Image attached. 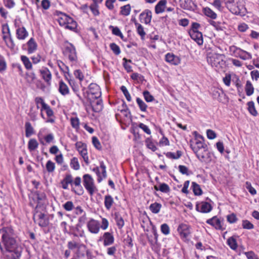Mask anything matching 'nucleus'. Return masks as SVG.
Here are the masks:
<instances>
[{"mask_svg": "<svg viewBox=\"0 0 259 259\" xmlns=\"http://www.w3.org/2000/svg\"><path fill=\"white\" fill-rule=\"evenodd\" d=\"M2 234L0 248L2 251L8 252L7 259H19L22 252V247L14 237L13 230L10 227H4L0 230Z\"/></svg>", "mask_w": 259, "mask_h": 259, "instance_id": "nucleus-1", "label": "nucleus"}, {"mask_svg": "<svg viewBox=\"0 0 259 259\" xmlns=\"http://www.w3.org/2000/svg\"><path fill=\"white\" fill-rule=\"evenodd\" d=\"M81 178L79 177H76L73 180L72 175L68 173L66 174L61 182L62 188L66 190L68 189V185L71 186V191L77 195H82L83 193V188L81 185Z\"/></svg>", "mask_w": 259, "mask_h": 259, "instance_id": "nucleus-2", "label": "nucleus"}, {"mask_svg": "<svg viewBox=\"0 0 259 259\" xmlns=\"http://www.w3.org/2000/svg\"><path fill=\"white\" fill-rule=\"evenodd\" d=\"M63 54L64 57L68 59L71 66H75L77 64L78 58L75 47L68 41H65L63 44Z\"/></svg>", "mask_w": 259, "mask_h": 259, "instance_id": "nucleus-3", "label": "nucleus"}, {"mask_svg": "<svg viewBox=\"0 0 259 259\" xmlns=\"http://www.w3.org/2000/svg\"><path fill=\"white\" fill-rule=\"evenodd\" d=\"M225 4L226 7L232 14L244 15L246 12L243 0H228L226 1Z\"/></svg>", "mask_w": 259, "mask_h": 259, "instance_id": "nucleus-4", "label": "nucleus"}, {"mask_svg": "<svg viewBox=\"0 0 259 259\" xmlns=\"http://www.w3.org/2000/svg\"><path fill=\"white\" fill-rule=\"evenodd\" d=\"M58 22L59 25L65 29L74 30L77 27L76 22L71 17L65 14L61 13L59 17Z\"/></svg>", "mask_w": 259, "mask_h": 259, "instance_id": "nucleus-5", "label": "nucleus"}, {"mask_svg": "<svg viewBox=\"0 0 259 259\" xmlns=\"http://www.w3.org/2000/svg\"><path fill=\"white\" fill-rule=\"evenodd\" d=\"M224 56L222 54L211 53L207 57V61L211 67L219 69L225 65Z\"/></svg>", "mask_w": 259, "mask_h": 259, "instance_id": "nucleus-6", "label": "nucleus"}, {"mask_svg": "<svg viewBox=\"0 0 259 259\" xmlns=\"http://www.w3.org/2000/svg\"><path fill=\"white\" fill-rule=\"evenodd\" d=\"M229 51L231 56L239 57L244 60L251 58V55L249 53L234 45L229 47Z\"/></svg>", "mask_w": 259, "mask_h": 259, "instance_id": "nucleus-7", "label": "nucleus"}, {"mask_svg": "<svg viewBox=\"0 0 259 259\" xmlns=\"http://www.w3.org/2000/svg\"><path fill=\"white\" fill-rule=\"evenodd\" d=\"M83 185L91 196H92L97 189L94 184V180L89 174H85L82 177Z\"/></svg>", "mask_w": 259, "mask_h": 259, "instance_id": "nucleus-8", "label": "nucleus"}, {"mask_svg": "<svg viewBox=\"0 0 259 259\" xmlns=\"http://www.w3.org/2000/svg\"><path fill=\"white\" fill-rule=\"evenodd\" d=\"M87 93L89 100L98 99L101 97L102 93L101 89L96 83H91L88 87Z\"/></svg>", "mask_w": 259, "mask_h": 259, "instance_id": "nucleus-9", "label": "nucleus"}, {"mask_svg": "<svg viewBox=\"0 0 259 259\" xmlns=\"http://www.w3.org/2000/svg\"><path fill=\"white\" fill-rule=\"evenodd\" d=\"M224 220L222 218H218L217 216H214L212 218L206 220V223L207 224L214 227L216 230L223 231L226 229L224 226Z\"/></svg>", "mask_w": 259, "mask_h": 259, "instance_id": "nucleus-10", "label": "nucleus"}, {"mask_svg": "<svg viewBox=\"0 0 259 259\" xmlns=\"http://www.w3.org/2000/svg\"><path fill=\"white\" fill-rule=\"evenodd\" d=\"M197 158L202 162L209 163L211 160V155L208 150V147L194 152Z\"/></svg>", "mask_w": 259, "mask_h": 259, "instance_id": "nucleus-11", "label": "nucleus"}, {"mask_svg": "<svg viewBox=\"0 0 259 259\" xmlns=\"http://www.w3.org/2000/svg\"><path fill=\"white\" fill-rule=\"evenodd\" d=\"M98 177L97 181L100 183L107 177L106 166L103 161L100 162V166H96L92 169Z\"/></svg>", "mask_w": 259, "mask_h": 259, "instance_id": "nucleus-12", "label": "nucleus"}, {"mask_svg": "<svg viewBox=\"0 0 259 259\" xmlns=\"http://www.w3.org/2000/svg\"><path fill=\"white\" fill-rule=\"evenodd\" d=\"M177 231L181 239L186 240L191 234V227L186 224L181 223L179 225Z\"/></svg>", "mask_w": 259, "mask_h": 259, "instance_id": "nucleus-13", "label": "nucleus"}, {"mask_svg": "<svg viewBox=\"0 0 259 259\" xmlns=\"http://www.w3.org/2000/svg\"><path fill=\"white\" fill-rule=\"evenodd\" d=\"M198 138H195L194 141H191L190 147L193 152H196L200 149H203L207 147V145L204 143V139L202 136H200Z\"/></svg>", "mask_w": 259, "mask_h": 259, "instance_id": "nucleus-14", "label": "nucleus"}, {"mask_svg": "<svg viewBox=\"0 0 259 259\" xmlns=\"http://www.w3.org/2000/svg\"><path fill=\"white\" fill-rule=\"evenodd\" d=\"M99 241H103L104 246L113 244L114 242V237L112 233L106 232L99 239Z\"/></svg>", "mask_w": 259, "mask_h": 259, "instance_id": "nucleus-15", "label": "nucleus"}, {"mask_svg": "<svg viewBox=\"0 0 259 259\" xmlns=\"http://www.w3.org/2000/svg\"><path fill=\"white\" fill-rule=\"evenodd\" d=\"M87 228L90 232L92 234H98L100 231V224L98 221L91 219L87 223Z\"/></svg>", "mask_w": 259, "mask_h": 259, "instance_id": "nucleus-16", "label": "nucleus"}, {"mask_svg": "<svg viewBox=\"0 0 259 259\" xmlns=\"http://www.w3.org/2000/svg\"><path fill=\"white\" fill-rule=\"evenodd\" d=\"M212 209L211 205L205 201H202L196 205V210L201 213H208Z\"/></svg>", "mask_w": 259, "mask_h": 259, "instance_id": "nucleus-17", "label": "nucleus"}, {"mask_svg": "<svg viewBox=\"0 0 259 259\" xmlns=\"http://www.w3.org/2000/svg\"><path fill=\"white\" fill-rule=\"evenodd\" d=\"M90 104L93 110L95 112H99L103 109V101L101 98L90 100Z\"/></svg>", "mask_w": 259, "mask_h": 259, "instance_id": "nucleus-18", "label": "nucleus"}, {"mask_svg": "<svg viewBox=\"0 0 259 259\" xmlns=\"http://www.w3.org/2000/svg\"><path fill=\"white\" fill-rule=\"evenodd\" d=\"M139 19L142 23L146 24H149L152 19V12L148 9L145 10L140 14Z\"/></svg>", "mask_w": 259, "mask_h": 259, "instance_id": "nucleus-19", "label": "nucleus"}, {"mask_svg": "<svg viewBox=\"0 0 259 259\" xmlns=\"http://www.w3.org/2000/svg\"><path fill=\"white\" fill-rule=\"evenodd\" d=\"M165 60L166 62L173 65H178L181 62L180 57L171 53H168L165 55Z\"/></svg>", "mask_w": 259, "mask_h": 259, "instance_id": "nucleus-20", "label": "nucleus"}, {"mask_svg": "<svg viewBox=\"0 0 259 259\" xmlns=\"http://www.w3.org/2000/svg\"><path fill=\"white\" fill-rule=\"evenodd\" d=\"M158 235L156 231H153V237L151 236L148 237V241L151 244L152 249L154 251H157L159 249V245L158 243Z\"/></svg>", "mask_w": 259, "mask_h": 259, "instance_id": "nucleus-21", "label": "nucleus"}, {"mask_svg": "<svg viewBox=\"0 0 259 259\" xmlns=\"http://www.w3.org/2000/svg\"><path fill=\"white\" fill-rule=\"evenodd\" d=\"M35 216L37 218V222L39 226L41 227H47L49 224V220L47 216L44 213L40 212L35 214Z\"/></svg>", "mask_w": 259, "mask_h": 259, "instance_id": "nucleus-22", "label": "nucleus"}, {"mask_svg": "<svg viewBox=\"0 0 259 259\" xmlns=\"http://www.w3.org/2000/svg\"><path fill=\"white\" fill-rule=\"evenodd\" d=\"M189 33L191 38L195 40L198 45L200 46L203 44V37L201 32L190 30Z\"/></svg>", "mask_w": 259, "mask_h": 259, "instance_id": "nucleus-23", "label": "nucleus"}, {"mask_svg": "<svg viewBox=\"0 0 259 259\" xmlns=\"http://www.w3.org/2000/svg\"><path fill=\"white\" fill-rule=\"evenodd\" d=\"M181 2V6L185 10L194 11L197 8V5L192 0H182Z\"/></svg>", "mask_w": 259, "mask_h": 259, "instance_id": "nucleus-24", "label": "nucleus"}, {"mask_svg": "<svg viewBox=\"0 0 259 259\" xmlns=\"http://www.w3.org/2000/svg\"><path fill=\"white\" fill-rule=\"evenodd\" d=\"M41 77L49 85L51 84L52 74L50 70L46 67L42 68L39 71Z\"/></svg>", "mask_w": 259, "mask_h": 259, "instance_id": "nucleus-25", "label": "nucleus"}, {"mask_svg": "<svg viewBox=\"0 0 259 259\" xmlns=\"http://www.w3.org/2000/svg\"><path fill=\"white\" fill-rule=\"evenodd\" d=\"M47 114L48 118L46 120V122L53 123L55 122V117L54 112L49 105H47L44 109Z\"/></svg>", "mask_w": 259, "mask_h": 259, "instance_id": "nucleus-26", "label": "nucleus"}, {"mask_svg": "<svg viewBox=\"0 0 259 259\" xmlns=\"http://www.w3.org/2000/svg\"><path fill=\"white\" fill-rule=\"evenodd\" d=\"M104 204L105 208L109 210L114 204V201L112 196L109 194H107L104 196Z\"/></svg>", "mask_w": 259, "mask_h": 259, "instance_id": "nucleus-27", "label": "nucleus"}, {"mask_svg": "<svg viewBox=\"0 0 259 259\" xmlns=\"http://www.w3.org/2000/svg\"><path fill=\"white\" fill-rule=\"evenodd\" d=\"M166 0L159 1L155 7V13L158 14L163 13L165 10V8H166Z\"/></svg>", "mask_w": 259, "mask_h": 259, "instance_id": "nucleus-28", "label": "nucleus"}, {"mask_svg": "<svg viewBox=\"0 0 259 259\" xmlns=\"http://www.w3.org/2000/svg\"><path fill=\"white\" fill-rule=\"evenodd\" d=\"M114 216L118 228L119 229H122L124 225V222L121 214L119 212H116L114 213Z\"/></svg>", "mask_w": 259, "mask_h": 259, "instance_id": "nucleus-29", "label": "nucleus"}, {"mask_svg": "<svg viewBox=\"0 0 259 259\" xmlns=\"http://www.w3.org/2000/svg\"><path fill=\"white\" fill-rule=\"evenodd\" d=\"M17 37L19 39H24L27 35L28 33L24 27H18L16 29Z\"/></svg>", "mask_w": 259, "mask_h": 259, "instance_id": "nucleus-30", "label": "nucleus"}, {"mask_svg": "<svg viewBox=\"0 0 259 259\" xmlns=\"http://www.w3.org/2000/svg\"><path fill=\"white\" fill-rule=\"evenodd\" d=\"M59 91L60 93L65 96L69 93V90L66 83H65L62 80L59 81Z\"/></svg>", "mask_w": 259, "mask_h": 259, "instance_id": "nucleus-31", "label": "nucleus"}, {"mask_svg": "<svg viewBox=\"0 0 259 259\" xmlns=\"http://www.w3.org/2000/svg\"><path fill=\"white\" fill-rule=\"evenodd\" d=\"M35 102L37 108L38 109H40V111H43L44 109L48 105L45 102L44 99L41 97H36L35 99Z\"/></svg>", "mask_w": 259, "mask_h": 259, "instance_id": "nucleus-32", "label": "nucleus"}, {"mask_svg": "<svg viewBox=\"0 0 259 259\" xmlns=\"http://www.w3.org/2000/svg\"><path fill=\"white\" fill-rule=\"evenodd\" d=\"M247 105L248 106L247 109L249 113L253 116H256L258 114V113L255 109L254 103L253 101H251L248 102L247 103Z\"/></svg>", "mask_w": 259, "mask_h": 259, "instance_id": "nucleus-33", "label": "nucleus"}, {"mask_svg": "<svg viewBox=\"0 0 259 259\" xmlns=\"http://www.w3.org/2000/svg\"><path fill=\"white\" fill-rule=\"evenodd\" d=\"M227 243L232 250H235L238 247L236 239L234 236L229 237L227 241Z\"/></svg>", "mask_w": 259, "mask_h": 259, "instance_id": "nucleus-34", "label": "nucleus"}, {"mask_svg": "<svg viewBox=\"0 0 259 259\" xmlns=\"http://www.w3.org/2000/svg\"><path fill=\"white\" fill-rule=\"evenodd\" d=\"M136 102L141 111L146 112L148 106L147 104L141 98L137 97Z\"/></svg>", "mask_w": 259, "mask_h": 259, "instance_id": "nucleus-35", "label": "nucleus"}, {"mask_svg": "<svg viewBox=\"0 0 259 259\" xmlns=\"http://www.w3.org/2000/svg\"><path fill=\"white\" fill-rule=\"evenodd\" d=\"M145 144L147 148L151 150L153 152H155L157 149L154 142L151 138H147L145 140Z\"/></svg>", "mask_w": 259, "mask_h": 259, "instance_id": "nucleus-36", "label": "nucleus"}, {"mask_svg": "<svg viewBox=\"0 0 259 259\" xmlns=\"http://www.w3.org/2000/svg\"><path fill=\"white\" fill-rule=\"evenodd\" d=\"M245 91L247 96H250L253 94L254 88L249 80L246 81L245 87Z\"/></svg>", "mask_w": 259, "mask_h": 259, "instance_id": "nucleus-37", "label": "nucleus"}, {"mask_svg": "<svg viewBox=\"0 0 259 259\" xmlns=\"http://www.w3.org/2000/svg\"><path fill=\"white\" fill-rule=\"evenodd\" d=\"M162 207L160 203L155 202L150 204L149 209L153 213H158Z\"/></svg>", "mask_w": 259, "mask_h": 259, "instance_id": "nucleus-38", "label": "nucleus"}, {"mask_svg": "<svg viewBox=\"0 0 259 259\" xmlns=\"http://www.w3.org/2000/svg\"><path fill=\"white\" fill-rule=\"evenodd\" d=\"M135 24L137 27V31L138 34L141 36V39L144 40L146 35V33L144 30V27L141 24L137 22H136Z\"/></svg>", "mask_w": 259, "mask_h": 259, "instance_id": "nucleus-39", "label": "nucleus"}, {"mask_svg": "<svg viewBox=\"0 0 259 259\" xmlns=\"http://www.w3.org/2000/svg\"><path fill=\"white\" fill-rule=\"evenodd\" d=\"M191 188L195 195H201L202 193V191L200 188V186L195 182L192 183Z\"/></svg>", "mask_w": 259, "mask_h": 259, "instance_id": "nucleus-40", "label": "nucleus"}, {"mask_svg": "<svg viewBox=\"0 0 259 259\" xmlns=\"http://www.w3.org/2000/svg\"><path fill=\"white\" fill-rule=\"evenodd\" d=\"M203 12L206 16L210 17L211 19H215L217 17V14L209 8H204L203 9Z\"/></svg>", "mask_w": 259, "mask_h": 259, "instance_id": "nucleus-41", "label": "nucleus"}, {"mask_svg": "<svg viewBox=\"0 0 259 259\" xmlns=\"http://www.w3.org/2000/svg\"><path fill=\"white\" fill-rule=\"evenodd\" d=\"M182 155V152L181 151H177V152L174 153L168 152L165 154L166 156L170 159H177L180 158Z\"/></svg>", "mask_w": 259, "mask_h": 259, "instance_id": "nucleus-42", "label": "nucleus"}, {"mask_svg": "<svg viewBox=\"0 0 259 259\" xmlns=\"http://www.w3.org/2000/svg\"><path fill=\"white\" fill-rule=\"evenodd\" d=\"M21 60L26 69L29 70L32 68V63L27 57L25 56H21Z\"/></svg>", "mask_w": 259, "mask_h": 259, "instance_id": "nucleus-43", "label": "nucleus"}, {"mask_svg": "<svg viewBox=\"0 0 259 259\" xmlns=\"http://www.w3.org/2000/svg\"><path fill=\"white\" fill-rule=\"evenodd\" d=\"M120 14L123 16H127L130 15L131 8L130 4H127L125 6H122L120 8Z\"/></svg>", "mask_w": 259, "mask_h": 259, "instance_id": "nucleus-44", "label": "nucleus"}, {"mask_svg": "<svg viewBox=\"0 0 259 259\" xmlns=\"http://www.w3.org/2000/svg\"><path fill=\"white\" fill-rule=\"evenodd\" d=\"M82 246H84V245L75 241H69L67 243V247L69 249L71 250L75 248L79 249Z\"/></svg>", "mask_w": 259, "mask_h": 259, "instance_id": "nucleus-45", "label": "nucleus"}, {"mask_svg": "<svg viewBox=\"0 0 259 259\" xmlns=\"http://www.w3.org/2000/svg\"><path fill=\"white\" fill-rule=\"evenodd\" d=\"M70 123L73 128L76 130L79 128V119L77 117H71Z\"/></svg>", "mask_w": 259, "mask_h": 259, "instance_id": "nucleus-46", "label": "nucleus"}, {"mask_svg": "<svg viewBox=\"0 0 259 259\" xmlns=\"http://www.w3.org/2000/svg\"><path fill=\"white\" fill-rule=\"evenodd\" d=\"M78 225H77L75 228V232L72 233V235L74 237H80L81 238H86L84 232L83 230H80L78 228Z\"/></svg>", "mask_w": 259, "mask_h": 259, "instance_id": "nucleus-47", "label": "nucleus"}, {"mask_svg": "<svg viewBox=\"0 0 259 259\" xmlns=\"http://www.w3.org/2000/svg\"><path fill=\"white\" fill-rule=\"evenodd\" d=\"M79 154L81 156L82 158H83L84 161L87 164H88L89 163V157L88 155V152H87V149L84 148L81 149V150H80L79 152H78Z\"/></svg>", "mask_w": 259, "mask_h": 259, "instance_id": "nucleus-48", "label": "nucleus"}, {"mask_svg": "<svg viewBox=\"0 0 259 259\" xmlns=\"http://www.w3.org/2000/svg\"><path fill=\"white\" fill-rule=\"evenodd\" d=\"M160 231L161 233L164 235H168L170 234V228L169 226L164 223L160 226Z\"/></svg>", "mask_w": 259, "mask_h": 259, "instance_id": "nucleus-49", "label": "nucleus"}, {"mask_svg": "<svg viewBox=\"0 0 259 259\" xmlns=\"http://www.w3.org/2000/svg\"><path fill=\"white\" fill-rule=\"evenodd\" d=\"M110 28H112V32L114 35L120 37L122 39H123L124 36L118 27L110 26Z\"/></svg>", "mask_w": 259, "mask_h": 259, "instance_id": "nucleus-50", "label": "nucleus"}, {"mask_svg": "<svg viewBox=\"0 0 259 259\" xmlns=\"http://www.w3.org/2000/svg\"><path fill=\"white\" fill-rule=\"evenodd\" d=\"M143 95L144 99L147 102H151L153 101L154 100V97L152 95H151V94L148 91H144L143 92Z\"/></svg>", "mask_w": 259, "mask_h": 259, "instance_id": "nucleus-51", "label": "nucleus"}, {"mask_svg": "<svg viewBox=\"0 0 259 259\" xmlns=\"http://www.w3.org/2000/svg\"><path fill=\"white\" fill-rule=\"evenodd\" d=\"M110 49L112 51L114 54L116 55H118L120 54L121 51L119 47L115 43H111L110 44Z\"/></svg>", "mask_w": 259, "mask_h": 259, "instance_id": "nucleus-52", "label": "nucleus"}, {"mask_svg": "<svg viewBox=\"0 0 259 259\" xmlns=\"http://www.w3.org/2000/svg\"><path fill=\"white\" fill-rule=\"evenodd\" d=\"M123 61H124V62L123 63V66L125 70L127 72H131L133 71L132 67L130 65V64L128 63H131V60H127L126 58H124L123 59Z\"/></svg>", "mask_w": 259, "mask_h": 259, "instance_id": "nucleus-53", "label": "nucleus"}, {"mask_svg": "<svg viewBox=\"0 0 259 259\" xmlns=\"http://www.w3.org/2000/svg\"><path fill=\"white\" fill-rule=\"evenodd\" d=\"M32 134V127L30 122H26L25 123V135L29 137Z\"/></svg>", "mask_w": 259, "mask_h": 259, "instance_id": "nucleus-54", "label": "nucleus"}, {"mask_svg": "<svg viewBox=\"0 0 259 259\" xmlns=\"http://www.w3.org/2000/svg\"><path fill=\"white\" fill-rule=\"evenodd\" d=\"M120 90L123 93L127 101L128 102L132 101V97L124 85H122L120 87Z\"/></svg>", "mask_w": 259, "mask_h": 259, "instance_id": "nucleus-55", "label": "nucleus"}, {"mask_svg": "<svg viewBox=\"0 0 259 259\" xmlns=\"http://www.w3.org/2000/svg\"><path fill=\"white\" fill-rule=\"evenodd\" d=\"M242 226L243 229L247 230L252 229L254 228V225L247 220L242 221Z\"/></svg>", "mask_w": 259, "mask_h": 259, "instance_id": "nucleus-56", "label": "nucleus"}, {"mask_svg": "<svg viewBox=\"0 0 259 259\" xmlns=\"http://www.w3.org/2000/svg\"><path fill=\"white\" fill-rule=\"evenodd\" d=\"M71 167L75 170H78L80 168V165L76 157H73L71 160Z\"/></svg>", "mask_w": 259, "mask_h": 259, "instance_id": "nucleus-57", "label": "nucleus"}, {"mask_svg": "<svg viewBox=\"0 0 259 259\" xmlns=\"http://www.w3.org/2000/svg\"><path fill=\"white\" fill-rule=\"evenodd\" d=\"M55 168V163L51 160H48L46 163V169L49 172H52Z\"/></svg>", "mask_w": 259, "mask_h": 259, "instance_id": "nucleus-58", "label": "nucleus"}, {"mask_svg": "<svg viewBox=\"0 0 259 259\" xmlns=\"http://www.w3.org/2000/svg\"><path fill=\"white\" fill-rule=\"evenodd\" d=\"M63 207L68 211H71L74 207V204L71 201H68L63 204Z\"/></svg>", "mask_w": 259, "mask_h": 259, "instance_id": "nucleus-59", "label": "nucleus"}, {"mask_svg": "<svg viewBox=\"0 0 259 259\" xmlns=\"http://www.w3.org/2000/svg\"><path fill=\"white\" fill-rule=\"evenodd\" d=\"M159 189L160 191L165 193H168L170 190L169 186L166 183L160 184Z\"/></svg>", "mask_w": 259, "mask_h": 259, "instance_id": "nucleus-60", "label": "nucleus"}, {"mask_svg": "<svg viewBox=\"0 0 259 259\" xmlns=\"http://www.w3.org/2000/svg\"><path fill=\"white\" fill-rule=\"evenodd\" d=\"M7 68V63L4 57L0 54V72L5 71Z\"/></svg>", "mask_w": 259, "mask_h": 259, "instance_id": "nucleus-61", "label": "nucleus"}, {"mask_svg": "<svg viewBox=\"0 0 259 259\" xmlns=\"http://www.w3.org/2000/svg\"><path fill=\"white\" fill-rule=\"evenodd\" d=\"M237 220L238 219L236 217V215L234 213H232L227 216V220L230 224H233L236 223Z\"/></svg>", "mask_w": 259, "mask_h": 259, "instance_id": "nucleus-62", "label": "nucleus"}, {"mask_svg": "<svg viewBox=\"0 0 259 259\" xmlns=\"http://www.w3.org/2000/svg\"><path fill=\"white\" fill-rule=\"evenodd\" d=\"M117 251V247L112 246L107 248V254L109 256H114Z\"/></svg>", "mask_w": 259, "mask_h": 259, "instance_id": "nucleus-63", "label": "nucleus"}, {"mask_svg": "<svg viewBox=\"0 0 259 259\" xmlns=\"http://www.w3.org/2000/svg\"><path fill=\"white\" fill-rule=\"evenodd\" d=\"M74 75L75 77L78 79L81 82L84 78V75L80 69H76L74 71Z\"/></svg>", "mask_w": 259, "mask_h": 259, "instance_id": "nucleus-64", "label": "nucleus"}]
</instances>
